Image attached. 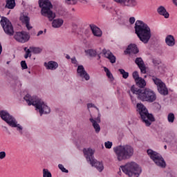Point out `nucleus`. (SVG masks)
<instances>
[{
	"label": "nucleus",
	"mask_w": 177,
	"mask_h": 177,
	"mask_svg": "<svg viewBox=\"0 0 177 177\" xmlns=\"http://www.w3.org/2000/svg\"><path fill=\"white\" fill-rule=\"evenodd\" d=\"M135 63L140 68L142 74H146V65H145V62H143V59H142V57H137L135 60Z\"/></svg>",
	"instance_id": "dca6fc26"
},
{
	"label": "nucleus",
	"mask_w": 177,
	"mask_h": 177,
	"mask_svg": "<svg viewBox=\"0 0 177 177\" xmlns=\"http://www.w3.org/2000/svg\"><path fill=\"white\" fill-rule=\"evenodd\" d=\"M72 63L73 64H75V63H77V59H75V58H72Z\"/></svg>",
	"instance_id": "a18cd8bd"
},
{
	"label": "nucleus",
	"mask_w": 177,
	"mask_h": 177,
	"mask_svg": "<svg viewBox=\"0 0 177 177\" xmlns=\"http://www.w3.org/2000/svg\"><path fill=\"white\" fill-rule=\"evenodd\" d=\"M86 53H87V55H89V56H91V57H95V56H96L97 53L96 50H93V49H89L87 50H85Z\"/></svg>",
	"instance_id": "c85d7f7f"
},
{
	"label": "nucleus",
	"mask_w": 177,
	"mask_h": 177,
	"mask_svg": "<svg viewBox=\"0 0 177 177\" xmlns=\"http://www.w3.org/2000/svg\"><path fill=\"white\" fill-rule=\"evenodd\" d=\"M42 34H44V31L43 30H39L37 33V37H39V35H42Z\"/></svg>",
	"instance_id": "c03bdc74"
},
{
	"label": "nucleus",
	"mask_w": 177,
	"mask_h": 177,
	"mask_svg": "<svg viewBox=\"0 0 177 177\" xmlns=\"http://www.w3.org/2000/svg\"><path fill=\"white\" fill-rule=\"evenodd\" d=\"M132 93L138 95V98L142 102H148V103H153L157 99L156 93L151 89L145 88H136L135 86H132L131 88Z\"/></svg>",
	"instance_id": "f03ea898"
},
{
	"label": "nucleus",
	"mask_w": 177,
	"mask_h": 177,
	"mask_svg": "<svg viewBox=\"0 0 177 177\" xmlns=\"http://www.w3.org/2000/svg\"><path fill=\"white\" fill-rule=\"evenodd\" d=\"M66 3L68 5H75L77 0H65Z\"/></svg>",
	"instance_id": "e433bc0d"
},
{
	"label": "nucleus",
	"mask_w": 177,
	"mask_h": 177,
	"mask_svg": "<svg viewBox=\"0 0 177 177\" xmlns=\"http://www.w3.org/2000/svg\"><path fill=\"white\" fill-rule=\"evenodd\" d=\"M0 23L6 34H7L8 35H13V34H15V30H13V26L12 25V22H10V21H9L8 18H2Z\"/></svg>",
	"instance_id": "f8f14e48"
},
{
	"label": "nucleus",
	"mask_w": 177,
	"mask_h": 177,
	"mask_svg": "<svg viewBox=\"0 0 177 177\" xmlns=\"http://www.w3.org/2000/svg\"><path fill=\"white\" fill-rule=\"evenodd\" d=\"M127 53L131 55V53H133L136 55V53H139V49L136 44H130L129 45L127 49L126 50Z\"/></svg>",
	"instance_id": "aec40b11"
},
{
	"label": "nucleus",
	"mask_w": 177,
	"mask_h": 177,
	"mask_svg": "<svg viewBox=\"0 0 177 177\" xmlns=\"http://www.w3.org/2000/svg\"><path fill=\"white\" fill-rule=\"evenodd\" d=\"M77 75L80 77V78H82V80H86V81H89L91 79V77L89 76V74L86 73V71H85V68H84V66L80 65L77 67Z\"/></svg>",
	"instance_id": "2eb2a0df"
},
{
	"label": "nucleus",
	"mask_w": 177,
	"mask_h": 177,
	"mask_svg": "<svg viewBox=\"0 0 177 177\" xmlns=\"http://www.w3.org/2000/svg\"><path fill=\"white\" fill-rule=\"evenodd\" d=\"M164 149H165V150H167V145H165V146H164Z\"/></svg>",
	"instance_id": "603ef678"
},
{
	"label": "nucleus",
	"mask_w": 177,
	"mask_h": 177,
	"mask_svg": "<svg viewBox=\"0 0 177 177\" xmlns=\"http://www.w3.org/2000/svg\"><path fill=\"white\" fill-rule=\"evenodd\" d=\"M147 153L158 167H160V168H165L167 167V163H165L164 158L160 153L152 149H148Z\"/></svg>",
	"instance_id": "9d476101"
},
{
	"label": "nucleus",
	"mask_w": 177,
	"mask_h": 177,
	"mask_svg": "<svg viewBox=\"0 0 177 177\" xmlns=\"http://www.w3.org/2000/svg\"><path fill=\"white\" fill-rule=\"evenodd\" d=\"M120 168L122 172L129 177H139L142 174V169L135 162H128L125 165L121 166Z\"/></svg>",
	"instance_id": "423d86ee"
},
{
	"label": "nucleus",
	"mask_w": 177,
	"mask_h": 177,
	"mask_svg": "<svg viewBox=\"0 0 177 177\" xmlns=\"http://www.w3.org/2000/svg\"><path fill=\"white\" fill-rule=\"evenodd\" d=\"M104 71H105V73H109V72H110V71L109 70V68H107L106 67H104Z\"/></svg>",
	"instance_id": "de8ad7c7"
},
{
	"label": "nucleus",
	"mask_w": 177,
	"mask_h": 177,
	"mask_svg": "<svg viewBox=\"0 0 177 177\" xmlns=\"http://www.w3.org/2000/svg\"><path fill=\"white\" fill-rule=\"evenodd\" d=\"M102 53L104 55V57L106 59H109V60L111 62V63L114 64L115 63V56L111 53V51L110 50L104 49L102 50Z\"/></svg>",
	"instance_id": "f3484780"
},
{
	"label": "nucleus",
	"mask_w": 177,
	"mask_h": 177,
	"mask_svg": "<svg viewBox=\"0 0 177 177\" xmlns=\"http://www.w3.org/2000/svg\"><path fill=\"white\" fill-rule=\"evenodd\" d=\"M6 8L8 9H15L16 6V0H6Z\"/></svg>",
	"instance_id": "393cba45"
},
{
	"label": "nucleus",
	"mask_w": 177,
	"mask_h": 177,
	"mask_svg": "<svg viewBox=\"0 0 177 177\" xmlns=\"http://www.w3.org/2000/svg\"><path fill=\"white\" fill-rule=\"evenodd\" d=\"M135 82L139 88H145V86H146V80L142 77H140Z\"/></svg>",
	"instance_id": "a878e982"
},
{
	"label": "nucleus",
	"mask_w": 177,
	"mask_h": 177,
	"mask_svg": "<svg viewBox=\"0 0 177 177\" xmlns=\"http://www.w3.org/2000/svg\"><path fill=\"white\" fill-rule=\"evenodd\" d=\"M2 53V44H0V55Z\"/></svg>",
	"instance_id": "09e8293b"
},
{
	"label": "nucleus",
	"mask_w": 177,
	"mask_h": 177,
	"mask_svg": "<svg viewBox=\"0 0 177 177\" xmlns=\"http://www.w3.org/2000/svg\"><path fill=\"white\" fill-rule=\"evenodd\" d=\"M104 146H105L106 149H111V147H113V142H111L110 141L105 142Z\"/></svg>",
	"instance_id": "f704fd0d"
},
{
	"label": "nucleus",
	"mask_w": 177,
	"mask_h": 177,
	"mask_svg": "<svg viewBox=\"0 0 177 177\" xmlns=\"http://www.w3.org/2000/svg\"><path fill=\"white\" fill-rule=\"evenodd\" d=\"M0 117L9 125V127H11L12 128H17V131L19 132L20 135H23V127L20 125V124H17V120L9 114L8 111H1Z\"/></svg>",
	"instance_id": "0eeeda50"
},
{
	"label": "nucleus",
	"mask_w": 177,
	"mask_h": 177,
	"mask_svg": "<svg viewBox=\"0 0 177 177\" xmlns=\"http://www.w3.org/2000/svg\"><path fill=\"white\" fill-rule=\"evenodd\" d=\"M21 67H22L23 70H26L28 68L27 63H26V61L21 62Z\"/></svg>",
	"instance_id": "4c0bfd02"
},
{
	"label": "nucleus",
	"mask_w": 177,
	"mask_h": 177,
	"mask_svg": "<svg viewBox=\"0 0 177 177\" xmlns=\"http://www.w3.org/2000/svg\"><path fill=\"white\" fill-rule=\"evenodd\" d=\"M26 24V27L27 28V30H31V28H32V26H30V23H28V24Z\"/></svg>",
	"instance_id": "a19ab883"
},
{
	"label": "nucleus",
	"mask_w": 177,
	"mask_h": 177,
	"mask_svg": "<svg viewBox=\"0 0 177 177\" xmlns=\"http://www.w3.org/2000/svg\"><path fill=\"white\" fill-rule=\"evenodd\" d=\"M19 19L21 23H23L24 24H27L28 23H30V17H28V16L22 15Z\"/></svg>",
	"instance_id": "bb28decb"
},
{
	"label": "nucleus",
	"mask_w": 177,
	"mask_h": 177,
	"mask_svg": "<svg viewBox=\"0 0 177 177\" xmlns=\"http://www.w3.org/2000/svg\"><path fill=\"white\" fill-rule=\"evenodd\" d=\"M137 111H138L141 120L145 122L147 127H150L151 122L154 121V117L152 114L149 113V111L143 104H137Z\"/></svg>",
	"instance_id": "6e6552de"
},
{
	"label": "nucleus",
	"mask_w": 177,
	"mask_h": 177,
	"mask_svg": "<svg viewBox=\"0 0 177 177\" xmlns=\"http://www.w3.org/2000/svg\"><path fill=\"white\" fill-rule=\"evenodd\" d=\"M14 38L17 42L26 44V42L28 41V39H30V35L24 31L17 32L14 35Z\"/></svg>",
	"instance_id": "4468645a"
},
{
	"label": "nucleus",
	"mask_w": 177,
	"mask_h": 177,
	"mask_svg": "<svg viewBox=\"0 0 177 177\" xmlns=\"http://www.w3.org/2000/svg\"><path fill=\"white\" fill-rule=\"evenodd\" d=\"M135 21H136V19H135V18L133 17H131L129 18V23H130V24H133L135 23Z\"/></svg>",
	"instance_id": "ea45409f"
},
{
	"label": "nucleus",
	"mask_w": 177,
	"mask_h": 177,
	"mask_svg": "<svg viewBox=\"0 0 177 177\" xmlns=\"http://www.w3.org/2000/svg\"><path fill=\"white\" fill-rule=\"evenodd\" d=\"M58 167L62 170V172H65V174H68V170L64 168V166H63V165L59 164L58 165Z\"/></svg>",
	"instance_id": "c9c22d12"
},
{
	"label": "nucleus",
	"mask_w": 177,
	"mask_h": 177,
	"mask_svg": "<svg viewBox=\"0 0 177 177\" xmlns=\"http://www.w3.org/2000/svg\"><path fill=\"white\" fill-rule=\"evenodd\" d=\"M106 75L108 77V78H111V77H113V75L111 74V72H107L106 73Z\"/></svg>",
	"instance_id": "37998d69"
},
{
	"label": "nucleus",
	"mask_w": 177,
	"mask_h": 177,
	"mask_svg": "<svg viewBox=\"0 0 177 177\" xmlns=\"http://www.w3.org/2000/svg\"><path fill=\"white\" fill-rule=\"evenodd\" d=\"M30 50L35 55H38L39 53H41V52H42V49L39 47H30Z\"/></svg>",
	"instance_id": "cd10ccee"
},
{
	"label": "nucleus",
	"mask_w": 177,
	"mask_h": 177,
	"mask_svg": "<svg viewBox=\"0 0 177 177\" xmlns=\"http://www.w3.org/2000/svg\"><path fill=\"white\" fill-rule=\"evenodd\" d=\"M102 7L104 8V5H102Z\"/></svg>",
	"instance_id": "4d7b16f0"
},
{
	"label": "nucleus",
	"mask_w": 177,
	"mask_h": 177,
	"mask_svg": "<svg viewBox=\"0 0 177 177\" xmlns=\"http://www.w3.org/2000/svg\"><path fill=\"white\" fill-rule=\"evenodd\" d=\"M39 6L41 8V14L44 17H47L50 21L54 20L56 14L52 11L53 6L49 0H39Z\"/></svg>",
	"instance_id": "39448f33"
},
{
	"label": "nucleus",
	"mask_w": 177,
	"mask_h": 177,
	"mask_svg": "<svg viewBox=\"0 0 177 177\" xmlns=\"http://www.w3.org/2000/svg\"><path fill=\"white\" fill-rule=\"evenodd\" d=\"M87 107H88V109H91V107H93V104H88Z\"/></svg>",
	"instance_id": "49530a36"
},
{
	"label": "nucleus",
	"mask_w": 177,
	"mask_h": 177,
	"mask_svg": "<svg viewBox=\"0 0 177 177\" xmlns=\"http://www.w3.org/2000/svg\"><path fill=\"white\" fill-rule=\"evenodd\" d=\"M91 122L93 124V127L97 133H99L100 132V125H99V122H100V118L98 117L96 118V120H94L93 118H90Z\"/></svg>",
	"instance_id": "6ab92c4d"
},
{
	"label": "nucleus",
	"mask_w": 177,
	"mask_h": 177,
	"mask_svg": "<svg viewBox=\"0 0 177 177\" xmlns=\"http://www.w3.org/2000/svg\"><path fill=\"white\" fill-rule=\"evenodd\" d=\"M173 3H174L175 6H177V0H173Z\"/></svg>",
	"instance_id": "8fccbe9b"
},
{
	"label": "nucleus",
	"mask_w": 177,
	"mask_h": 177,
	"mask_svg": "<svg viewBox=\"0 0 177 177\" xmlns=\"http://www.w3.org/2000/svg\"><path fill=\"white\" fill-rule=\"evenodd\" d=\"M63 23H64V21L62 19H55L53 20L52 27H53V28H60V27L63 26Z\"/></svg>",
	"instance_id": "4be33fe9"
},
{
	"label": "nucleus",
	"mask_w": 177,
	"mask_h": 177,
	"mask_svg": "<svg viewBox=\"0 0 177 177\" xmlns=\"http://www.w3.org/2000/svg\"><path fill=\"white\" fill-rule=\"evenodd\" d=\"M135 32L140 41L143 44H148L151 38V30L145 22L137 20L134 26Z\"/></svg>",
	"instance_id": "f257e3e1"
},
{
	"label": "nucleus",
	"mask_w": 177,
	"mask_h": 177,
	"mask_svg": "<svg viewBox=\"0 0 177 177\" xmlns=\"http://www.w3.org/2000/svg\"><path fill=\"white\" fill-rule=\"evenodd\" d=\"M83 153L84 154V156H86V158L87 160V161L90 162L91 165H92V167H95V168H97V171H99V172H102V171H103V169H104V167L103 166V163L100 162H97V160H96L94 158H93V150H92V149L88 148V149H84L83 150Z\"/></svg>",
	"instance_id": "1a4fd4ad"
},
{
	"label": "nucleus",
	"mask_w": 177,
	"mask_h": 177,
	"mask_svg": "<svg viewBox=\"0 0 177 177\" xmlns=\"http://www.w3.org/2000/svg\"><path fill=\"white\" fill-rule=\"evenodd\" d=\"M117 160L124 161L129 160L133 156V148L131 145H120L113 148Z\"/></svg>",
	"instance_id": "20e7f679"
},
{
	"label": "nucleus",
	"mask_w": 177,
	"mask_h": 177,
	"mask_svg": "<svg viewBox=\"0 0 177 177\" xmlns=\"http://www.w3.org/2000/svg\"><path fill=\"white\" fill-rule=\"evenodd\" d=\"M152 81L154 82L155 85L157 86L158 91L160 95L163 96H167L168 95V88H167V85L164 83L158 77L153 76Z\"/></svg>",
	"instance_id": "9b49d317"
},
{
	"label": "nucleus",
	"mask_w": 177,
	"mask_h": 177,
	"mask_svg": "<svg viewBox=\"0 0 177 177\" xmlns=\"http://www.w3.org/2000/svg\"><path fill=\"white\" fill-rule=\"evenodd\" d=\"M120 74H122V77L124 78V80H127L129 77V73L128 72H126L124 69H119L118 70Z\"/></svg>",
	"instance_id": "c756f323"
},
{
	"label": "nucleus",
	"mask_w": 177,
	"mask_h": 177,
	"mask_svg": "<svg viewBox=\"0 0 177 177\" xmlns=\"http://www.w3.org/2000/svg\"><path fill=\"white\" fill-rule=\"evenodd\" d=\"M116 3H120L122 8H136L139 5L138 0H113Z\"/></svg>",
	"instance_id": "ddd939ff"
},
{
	"label": "nucleus",
	"mask_w": 177,
	"mask_h": 177,
	"mask_svg": "<svg viewBox=\"0 0 177 177\" xmlns=\"http://www.w3.org/2000/svg\"><path fill=\"white\" fill-rule=\"evenodd\" d=\"M44 32H46V29L44 30Z\"/></svg>",
	"instance_id": "5fc2aeb1"
},
{
	"label": "nucleus",
	"mask_w": 177,
	"mask_h": 177,
	"mask_svg": "<svg viewBox=\"0 0 177 177\" xmlns=\"http://www.w3.org/2000/svg\"><path fill=\"white\" fill-rule=\"evenodd\" d=\"M7 64H9V62H7Z\"/></svg>",
	"instance_id": "6e6d98bb"
},
{
	"label": "nucleus",
	"mask_w": 177,
	"mask_h": 177,
	"mask_svg": "<svg viewBox=\"0 0 177 177\" xmlns=\"http://www.w3.org/2000/svg\"><path fill=\"white\" fill-rule=\"evenodd\" d=\"M43 177H52V173H50L48 169H44Z\"/></svg>",
	"instance_id": "7c9ffc66"
},
{
	"label": "nucleus",
	"mask_w": 177,
	"mask_h": 177,
	"mask_svg": "<svg viewBox=\"0 0 177 177\" xmlns=\"http://www.w3.org/2000/svg\"><path fill=\"white\" fill-rule=\"evenodd\" d=\"M16 82L18 84V86H21V82L19 80L18 77H16Z\"/></svg>",
	"instance_id": "79ce46f5"
},
{
	"label": "nucleus",
	"mask_w": 177,
	"mask_h": 177,
	"mask_svg": "<svg viewBox=\"0 0 177 177\" xmlns=\"http://www.w3.org/2000/svg\"><path fill=\"white\" fill-rule=\"evenodd\" d=\"M24 50L26 51V54L24 55L25 59H28V57H31V50L30 49H27V48H24Z\"/></svg>",
	"instance_id": "473e14b6"
},
{
	"label": "nucleus",
	"mask_w": 177,
	"mask_h": 177,
	"mask_svg": "<svg viewBox=\"0 0 177 177\" xmlns=\"http://www.w3.org/2000/svg\"><path fill=\"white\" fill-rule=\"evenodd\" d=\"M66 59H70V56L69 55H66Z\"/></svg>",
	"instance_id": "3c124183"
},
{
	"label": "nucleus",
	"mask_w": 177,
	"mask_h": 177,
	"mask_svg": "<svg viewBox=\"0 0 177 177\" xmlns=\"http://www.w3.org/2000/svg\"><path fill=\"white\" fill-rule=\"evenodd\" d=\"M167 120L169 122H174L175 121V115L172 113H170L167 115Z\"/></svg>",
	"instance_id": "2f4dec72"
},
{
	"label": "nucleus",
	"mask_w": 177,
	"mask_h": 177,
	"mask_svg": "<svg viewBox=\"0 0 177 177\" xmlns=\"http://www.w3.org/2000/svg\"><path fill=\"white\" fill-rule=\"evenodd\" d=\"M91 30L95 37H102V30L95 25H91Z\"/></svg>",
	"instance_id": "b1692460"
},
{
	"label": "nucleus",
	"mask_w": 177,
	"mask_h": 177,
	"mask_svg": "<svg viewBox=\"0 0 177 177\" xmlns=\"http://www.w3.org/2000/svg\"><path fill=\"white\" fill-rule=\"evenodd\" d=\"M24 100L28 103V106H35L36 110H39L40 115L42 114H49L50 113V108L45 104L42 100L32 97L30 94H27L24 97Z\"/></svg>",
	"instance_id": "7ed1b4c3"
},
{
	"label": "nucleus",
	"mask_w": 177,
	"mask_h": 177,
	"mask_svg": "<svg viewBox=\"0 0 177 177\" xmlns=\"http://www.w3.org/2000/svg\"><path fill=\"white\" fill-rule=\"evenodd\" d=\"M157 12L158 13V15H160V16H163L165 19H169V12L167 11V9L165 8V7L162 6H160L157 8Z\"/></svg>",
	"instance_id": "a211bd4d"
},
{
	"label": "nucleus",
	"mask_w": 177,
	"mask_h": 177,
	"mask_svg": "<svg viewBox=\"0 0 177 177\" xmlns=\"http://www.w3.org/2000/svg\"><path fill=\"white\" fill-rule=\"evenodd\" d=\"M44 66L47 70H56L59 67V64L55 61H49L48 63L45 62Z\"/></svg>",
	"instance_id": "412c9836"
},
{
	"label": "nucleus",
	"mask_w": 177,
	"mask_h": 177,
	"mask_svg": "<svg viewBox=\"0 0 177 177\" xmlns=\"http://www.w3.org/2000/svg\"><path fill=\"white\" fill-rule=\"evenodd\" d=\"M165 43L167 46H175V37L172 35H169L165 38Z\"/></svg>",
	"instance_id": "5701e85b"
},
{
	"label": "nucleus",
	"mask_w": 177,
	"mask_h": 177,
	"mask_svg": "<svg viewBox=\"0 0 177 177\" xmlns=\"http://www.w3.org/2000/svg\"><path fill=\"white\" fill-rule=\"evenodd\" d=\"M132 75H133V78L134 79L135 82L138 81V80L140 78V77H139V73H138V71H134Z\"/></svg>",
	"instance_id": "72a5a7b5"
},
{
	"label": "nucleus",
	"mask_w": 177,
	"mask_h": 177,
	"mask_svg": "<svg viewBox=\"0 0 177 177\" xmlns=\"http://www.w3.org/2000/svg\"><path fill=\"white\" fill-rule=\"evenodd\" d=\"M6 157V153L5 151L0 152V160H3Z\"/></svg>",
	"instance_id": "58836bf2"
},
{
	"label": "nucleus",
	"mask_w": 177,
	"mask_h": 177,
	"mask_svg": "<svg viewBox=\"0 0 177 177\" xmlns=\"http://www.w3.org/2000/svg\"><path fill=\"white\" fill-rule=\"evenodd\" d=\"M131 99L132 102H133V97H132V96H131Z\"/></svg>",
	"instance_id": "864d4df0"
}]
</instances>
